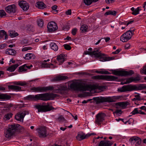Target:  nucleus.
Wrapping results in <instances>:
<instances>
[{"instance_id":"nucleus-1","label":"nucleus","mask_w":146,"mask_h":146,"mask_svg":"<svg viewBox=\"0 0 146 146\" xmlns=\"http://www.w3.org/2000/svg\"><path fill=\"white\" fill-rule=\"evenodd\" d=\"M59 97L58 95L56 94L48 93L40 94L35 95H30L24 98L26 100L36 99L41 100H49L58 99Z\"/></svg>"},{"instance_id":"nucleus-2","label":"nucleus","mask_w":146,"mask_h":146,"mask_svg":"<svg viewBox=\"0 0 146 146\" xmlns=\"http://www.w3.org/2000/svg\"><path fill=\"white\" fill-rule=\"evenodd\" d=\"M70 88L72 90L83 92L88 91L89 92H91L95 89L94 86L86 85L78 82L71 83L70 86Z\"/></svg>"},{"instance_id":"nucleus-3","label":"nucleus","mask_w":146,"mask_h":146,"mask_svg":"<svg viewBox=\"0 0 146 146\" xmlns=\"http://www.w3.org/2000/svg\"><path fill=\"white\" fill-rule=\"evenodd\" d=\"M85 54L94 55L97 57H100V60L102 62L109 61L112 60L111 57H107L105 56V54L102 53L99 51L98 49H95L92 52L86 51L84 52Z\"/></svg>"},{"instance_id":"nucleus-4","label":"nucleus","mask_w":146,"mask_h":146,"mask_svg":"<svg viewBox=\"0 0 146 146\" xmlns=\"http://www.w3.org/2000/svg\"><path fill=\"white\" fill-rule=\"evenodd\" d=\"M21 129V126L18 124L14 123L9 125V129L5 133V137L7 138H9L13 135L17 130Z\"/></svg>"},{"instance_id":"nucleus-5","label":"nucleus","mask_w":146,"mask_h":146,"mask_svg":"<svg viewBox=\"0 0 146 146\" xmlns=\"http://www.w3.org/2000/svg\"><path fill=\"white\" fill-rule=\"evenodd\" d=\"M34 107L38 110V112H45L54 109L53 107L49 105H43L38 104L35 105Z\"/></svg>"},{"instance_id":"nucleus-6","label":"nucleus","mask_w":146,"mask_h":146,"mask_svg":"<svg viewBox=\"0 0 146 146\" xmlns=\"http://www.w3.org/2000/svg\"><path fill=\"white\" fill-rule=\"evenodd\" d=\"M92 79L96 80H104L108 81H113L116 80L117 78L111 75H98L93 76Z\"/></svg>"},{"instance_id":"nucleus-7","label":"nucleus","mask_w":146,"mask_h":146,"mask_svg":"<svg viewBox=\"0 0 146 146\" xmlns=\"http://www.w3.org/2000/svg\"><path fill=\"white\" fill-rule=\"evenodd\" d=\"M54 89V87L52 86L46 87H33L31 88V90L34 92H44L47 91L52 90Z\"/></svg>"},{"instance_id":"nucleus-8","label":"nucleus","mask_w":146,"mask_h":146,"mask_svg":"<svg viewBox=\"0 0 146 146\" xmlns=\"http://www.w3.org/2000/svg\"><path fill=\"white\" fill-rule=\"evenodd\" d=\"M94 100H122V97L120 96L113 97H98L93 98Z\"/></svg>"},{"instance_id":"nucleus-9","label":"nucleus","mask_w":146,"mask_h":146,"mask_svg":"<svg viewBox=\"0 0 146 146\" xmlns=\"http://www.w3.org/2000/svg\"><path fill=\"white\" fill-rule=\"evenodd\" d=\"M141 139L136 136L130 137L129 141L131 145L134 144L135 146H139L141 144Z\"/></svg>"},{"instance_id":"nucleus-10","label":"nucleus","mask_w":146,"mask_h":146,"mask_svg":"<svg viewBox=\"0 0 146 146\" xmlns=\"http://www.w3.org/2000/svg\"><path fill=\"white\" fill-rule=\"evenodd\" d=\"M145 88H146V85L144 84H140L138 86L136 85H128V91L141 90Z\"/></svg>"},{"instance_id":"nucleus-11","label":"nucleus","mask_w":146,"mask_h":146,"mask_svg":"<svg viewBox=\"0 0 146 146\" xmlns=\"http://www.w3.org/2000/svg\"><path fill=\"white\" fill-rule=\"evenodd\" d=\"M29 112L26 111H23L17 113L15 116V119L20 121H23L25 116L28 114Z\"/></svg>"},{"instance_id":"nucleus-12","label":"nucleus","mask_w":146,"mask_h":146,"mask_svg":"<svg viewBox=\"0 0 146 146\" xmlns=\"http://www.w3.org/2000/svg\"><path fill=\"white\" fill-rule=\"evenodd\" d=\"M36 130L38 132V136L40 138H44L47 136L46 129L44 127L38 128Z\"/></svg>"},{"instance_id":"nucleus-13","label":"nucleus","mask_w":146,"mask_h":146,"mask_svg":"<svg viewBox=\"0 0 146 146\" xmlns=\"http://www.w3.org/2000/svg\"><path fill=\"white\" fill-rule=\"evenodd\" d=\"M47 27L49 32H54L58 28L56 23L53 21L49 23Z\"/></svg>"},{"instance_id":"nucleus-14","label":"nucleus","mask_w":146,"mask_h":146,"mask_svg":"<svg viewBox=\"0 0 146 146\" xmlns=\"http://www.w3.org/2000/svg\"><path fill=\"white\" fill-rule=\"evenodd\" d=\"M110 71L112 72L113 74L121 76H125L128 75V72L123 70H111Z\"/></svg>"},{"instance_id":"nucleus-15","label":"nucleus","mask_w":146,"mask_h":146,"mask_svg":"<svg viewBox=\"0 0 146 146\" xmlns=\"http://www.w3.org/2000/svg\"><path fill=\"white\" fill-rule=\"evenodd\" d=\"M105 116L106 115L104 113H98L96 115V119L95 122L99 124L100 122L104 120Z\"/></svg>"},{"instance_id":"nucleus-16","label":"nucleus","mask_w":146,"mask_h":146,"mask_svg":"<svg viewBox=\"0 0 146 146\" xmlns=\"http://www.w3.org/2000/svg\"><path fill=\"white\" fill-rule=\"evenodd\" d=\"M16 6L14 5H9L5 7V10L9 13H15L16 11Z\"/></svg>"},{"instance_id":"nucleus-17","label":"nucleus","mask_w":146,"mask_h":146,"mask_svg":"<svg viewBox=\"0 0 146 146\" xmlns=\"http://www.w3.org/2000/svg\"><path fill=\"white\" fill-rule=\"evenodd\" d=\"M19 5L23 10L26 11L29 8V5L28 3L25 1H21L19 2Z\"/></svg>"},{"instance_id":"nucleus-18","label":"nucleus","mask_w":146,"mask_h":146,"mask_svg":"<svg viewBox=\"0 0 146 146\" xmlns=\"http://www.w3.org/2000/svg\"><path fill=\"white\" fill-rule=\"evenodd\" d=\"M127 106L126 104L124 102L117 103L114 105V106L117 109L125 108Z\"/></svg>"},{"instance_id":"nucleus-19","label":"nucleus","mask_w":146,"mask_h":146,"mask_svg":"<svg viewBox=\"0 0 146 146\" xmlns=\"http://www.w3.org/2000/svg\"><path fill=\"white\" fill-rule=\"evenodd\" d=\"M113 143L108 141H102L100 142L98 146H111Z\"/></svg>"},{"instance_id":"nucleus-20","label":"nucleus","mask_w":146,"mask_h":146,"mask_svg":"<svg viewBox=\"0 0 146 146\" xmlns=\"http://www.w3.org/2000/svg\"><path fill=\"white\" fill-rule=\"evenodd\" d=\"M115 101H90V103H91V105L93 106H96L98 105L99 104L103 103L105 102H111Z\"/></svg>"},{"instance_id":"nucleus-21","label":"nucleus","mask_w":146,"mask_h":146,"mask_svg":"<svg viewBox=\"0 0 146 146\" xmlns=\"http://www.w3.org/2000/svg\"><path fill=\"white\" fill-rule=\"evenodd\" d=\"M141 80V78L138 76L135 77H131L128 78V83L133 82L137 83Z\"/></svg>"},{"instance_id":"nucleus-22","label":"nucleus","mask_w":146,"mask_h":146,"mask_svg":"<svg viewBox=\"0 0 146 146\" xmlns=\"http://www.w3.org/2000/svg\"><path fill=\"white\" fill-rule=\"evenodd\" d=\"M68 78V77L64 76H60L54 78L51 80L52 81L56 82L58 81L64 80Z\"/></svg>"},{"instance_id":"nucleus-23","label":"nucleus","mask_w":146,"mask_h":146,"mask_svg":"<svg viewBox=\"0 0 146 146\" xmlns=\"http://www.w3.org/2000/svg\"><path fill=\"white\" fill-rule=\"evenodd\" d=\"M120 40L123 42H125L128 41V31L122 35L120 37Z\"/></svg>"},{"instance_id":"nucleus-24","label":"nucleus","mask_w":146,"mask_h":146,"mask_svg":"<svg viewBox=\"0 0 146 146\" xmlns=\"http://www.w3.org/2000/svg\"><path fill=\"white\" fill-rule=\"evenodd\" d=\"M35 55L31 53H28L25 55L24 58L25 60L33 59H35Z\"/></svg>"},{"instance_id":"nucleus-25","label":"nucleus","mask_w":146,"mask_h":146,"mask_svg":"<svg viewBox=\"0 0 146 146\" xmlns=\"http://www.w3.org/2000/svg\"><path fill=\"white\" fill-rule=\"evenodd\" d=\"M64 55L61 54L57 57V59L60 63L59 64H62L64 61Z\"/></svg>"},{"instance_id":"nucleus-26","label":"nucleus","mask_w":146,"mask_h":146,"mask_svg":"<svg viewBox=\"0 0 146 146\" xmlns=\"http://www.w3.org/2000/svg\"><path fill=\"white\" fill-rule=\"evenodd\" d=\"M6 53L10 55H15L16 53V51L14 49L12 48H8L7 49L6 51Z\"/></svg>"},{"instance_id":"nucleus-27","label":"nucleus","mask_w":146,"mask_h":146,"mask_svg":"<svg viewBox=\"0 0 146 146\" xmlns=\"http://www.w3.org/2000/svg\"><path fill=\"white\" fill-rule=\"evenodd\" d=\"M5 36V39H6L8 38V35L6 32L4 30L0 31V39L2 38Z\"/></svg>"},{"instance_id":"nucleus-28","label":"nucleus","mask_w":146,"mask_h":146,"mask_svg":"<svg viewBox=\"0 0 146 146\" xmlns=\"http://www.w3.org/2000/svg\"><path fill=\"white\" fill-rule=\"evenodd\" d=\"M36 7L40 9H43L46 7V5L42 1H39L36 3Z\"/></svg>"},{"instance_id":"nucleus-29","label":"nucleus","mask_w":146,"mask_h":146,"mask_svg":"<svg viewBox=\"0 0 146 146\" xmlns=\"http://www.w3.org/2000/svg\"><path fill=\"white\" fill-rule=\"evenodd\" d=\"M18 64L13 65L9 67L7 69V70L11 72L14 71L19 66Z\"/></svg>"},{"instance_id":"nucleus-30","label":"nucleus","mask_w":146,"mask_h":146,"mask_svg":"<svg viewBox=\"0 0 146 146\" xmlns=\"http://www.w3.org/2000/svg\"><path fill=\"white\" fill-rule=\"evenodd\" d=\"M88 136L87 134L85 135V134H79L76 136V138L78 140L80 141L81 140L84 139H85L88 138Z\"/></svg>"},{"instance_id":"nucleus-31","label":"nucleus","mask_w":146,"mask_h":146,"mask_svg":"<svg viewBox=\"0 0 146 146\" xmlns=\"http://www.w3.org/2000/svg\"><path fill=\"white\" fill-rule=\"evenodd\" d=\"M11 98V96L6 94H0V99L9 100Z\"/></svg>"},{"instance_id":"nucleus-32","label":"nucleus","mask_w":146,"mask_h":146,"mask_svg":"<svg viewBox=\"0 0 146 146\" xmlns=\"http://www.w3.org/2000/svg\"><path fill=\"white\" fill-rule=\"evenodd\" d=\"M51 48L55 51L58 50V48L57 45L55 42H51L50 44Z\"/></svg>"},{"instance_id":"nucleus-33","label":"nucleus","mask_w":146,"mask_h":146,"mask_svg":"<svg viewBox=\"0 0 146 146\" xmlns=\"http://www.w3.org/2000/svg\"><path fill=\"white\" fill-rule=\"evenodd\" d=\"M9 88L10 89L13 90L18 91H21V87L15 86V85H10L8 86Z\"/></svg>"},{"instance_id":"nucleus-34","label":"nucleus","mask_w":146,"mask_h":146,"mask_svg":"<svg viewBox=\"0 0 146 146\" xmlns=\"http://www.w3.org/2000/svg\"><path fill=\"white\" fill-rule=\"evenodd\" d=\"M8 32L9 36L12 38L15 37L17 36L18 35L17 33L15 32L13 30H10Z\"/></svg>"},{"instance_id":"nucleus-35","label":"nucleus","mask_w":146,"mask_h":146,"mask_svg":"<svg viewBox=\"0 0 146 146\" xmlns=\"http://www.w3.org/2000/svg\"><path fill=\"white\" fill-rule=\"evenodd\" d=\"M27 68L30 69V67H27V66L25 65H23L19 67V72H25L27 70Z\"/></svg>"},{"instance_id":"nucleus-36","label":"nucleus","mask_w":146,"mask_h":146,"mask_svg":"<svg viewBox=\"0 0 146 146\" xmlns=\"http://www.w3.org/2000/svg\"><path fill=\"white\" fill-rule=\"evenodd\" d=\"M128 91V85L123 86L122 87L118 88L119 92H123Z\"/></svg>"},{"instance_id":"nucleus-37","label":"nucleus","mask_w":146,"mask_h":146,"mask_svg":"<svg viewBox=\"0 0 146 146\" xmlns=\"http://www.w3.org/2000/svg\"><path fill=\"white\" fill-rule=\"evenodd\" d=\"M88 29V26L86 25H82L80 28V30L82 33H84L87 31Z\"/></svg>"},{"instance_id":"nucleus-38","label":"nucleus","mask_w":146,"mask_h":146,"mask_svg":"<svg viewBox=\"0 0 146 146\" xmlns=\"http://www.w3.org/2000/svg\"><path fill=\"white\" fill-rule=\"evenodd\" d=\"M101 70H104L98 71L96 70L95 71V72L97 73L100 74H110L111 73L108 71L105 70L104 69H101Z\"/></svg>"},{"instance_id":"nucleus-39","label":"nucleus","mask_w":146,"mask_h":146,"mask_svg":"<svg viewBox=\"0 0 146 146\" xmlns=\"http://www.w3.org/2000/svg\"><path fill=\"white\" fill-rule=\"evenodd\" d=\"M134 29L131 30V29L128 30V40L130 39L133 35L134 34Z\"/></svg>"},{"instance_id":"nucleus-40","label":"nucleus","mask_w":146,"mask_h":146,"mask_svg":"<svg viewBox=\"0 0 146 146\" xmlns=\"http://www.w3.org/2000/svg\"><path fill=\"white\" fill-rule=\"evenodd\" d=\"M116 12L115 11H109L106 13L105 15H115L116 14Z\"/></svg>"},{"instance_id":"nucleus-41","label":"nucleus","mask_w":146,"mask_h":146,"mask_svg":"<svg viewBox=\"0 0 146 146\" xmlns=\"http://www.w3.org/2000/svg\"><path fill=\"white\" fill-rule=\"evenodd\" d=\"M141 10V9L139 7H138L137 8L134 10V11L131 13V14L133 15H136L139 14V12Z\"/></svg>"},{"instance_id":"nucleus-42","label":"nucleus","mask_w":146,"mask_h":146,"mask_svg":"<svg viewBox=\"0 0 146 146\" xmlns=\"http://www.w3.org/2000/svg\"><path fill=\"white\" fill-rule=\"evenodd\" d=\"M27 84V83L25 81H19L18 82H15V84L16 85H19L21 86H24L25 85H26Z\"/></svg>"},{"instance_id":"nucleus-43","label":"nucleus","mask_w":146,"mask_h":146,"mask_svg":"<svg viewBox=\"0 0 146 146\" xmlns=\"http://www.w3.org/2000/svg\"><path fill=\"white\" fill-rule=\"evenodd\" d=\"M37 23L38 26L40 27H43L44 23L43 20L42 19H39L37 21Z\"/></svg>"},{"instance_id":"nucleus-44","label":"nucleus","mask_w":146,"mask_h":146,"mask_svg":"<svg viewBox=\"0 0 146 146\" xmlns=\"http://www.w3.org/2000/svg\"><path fill=\"white\" fill-rule=\"evenodd\" d=\"M12 114L11 113L7 114L4 116V119L5 120L9 119L12 117Z\"/></svg>"},{"instance_id":"nucleus-45","label":"nucleus","mask_w":146,"mask_h":146,"mask_svg":"<svg viewBox=\"0 0 146 146\" xmlns=\"http://www.w3.org/2000/svg\"><path fill=\"white\" fill-rule=\"evenodd\" d=\"M27 30L29 32H33L34 31V28L33 26L28 25L27 26Z\"/></svg>"},{"instance_id":"nucleus-46","label":"nucleus","mask_w":146,"mask_h":146,"mask_svg":"<svg viewBox=\"0 0 146 146\" xmlns=\"http://www.w3.org/2000/svg\"><path fill=\"white\" fill-rule=\"evenodd\" d=\"M57 8V5H55L52 7V12L54 13H56L58 12V10H56Z\"/></svg>"},{"instance_id":"nucleus-47","label":"nucleus","mask_w":146,"mask_h":146,"mask_svg":"<svg viewBox=\"0 0 146 146\" xmlns=\"http://www.w3.org/2000/svg\"><path fill=\"white\" fill-rule=\"evenodd\" d=\"M84 2L85 4L86 5H90L92 2V0H84Z\"/></svg>"},{"instance_id":"nucleus-48","label":"nucleus","mask_w":146,"mask_h":146,"mask_svg":"<svg viewBox=\"0 0 146 146\" xmlns=\"http://www.w3.org/2000/svg\"><path fill=\"white\" fill-rule=\"evenodd\" d=\"M135 98L132 100H141V99L139 95L137 94L135 96Z\"/></svg>"},{"instance_id":"nucleus-49","label":"nucleus","mask_w":146,"mask_h":146,"mask_svg":"<svg viewBox=\"0 0 146 146\" xmlns=\"http://www.w3.org/2000/svg\"><path fill=\"white\" fill-rule=\"evenodd\" d=\"M63 46L64 47L65 49L67 50H69L71 48V47L68 44H64Z\"/></svg>"},{"instance_id":"nucleus-50","label":"nucleus","mask_w":146,"mask_h":146,"mask_svg":"<svg viewBox=\"0 0 146 146\" xmlns=\"http://www.w3.org/2000/svg\"><path fill=\"white\" fill-rule=\"evenodd\" d=\"M139 110L137 108H135L134 110L131 112L132 115H135L137 113H139Z\"/></svg>"},{"instance_id":"nucleus-51","label":"nucleus","mask_w":146,"mask_h":146,"mask_svg":"<svg viewBox=\"0 0 146 146\" xmlns=\"http://www.w3.org/2000/svg\"><path fill=\"white\" fill-rule=\"evenodd\" d=\"M6 15V13L5 11L3 10H0V16L3 17Z\"/></svg>"},{"instance_id":"nucleus-52","label":"nucleus","mask_w":146,"mask_h":146,"mask_svg":"<svg viewBox=\"0 0 146 146\" xmlns=\"http://www.w3.org/2000/svg\"><path fill=\"white\" fill-rule=\"evenodd\" d=\"M32 49V48L31 47H25L22 49V51H25L29 50H31Z\"/></svg>"},{"instance_id":"nucleus-53","label":"nucleus","mask_w":146,"mask_h":146,"mask_svg":"<svg viewBox=\"0 0 146 146\" xmlns=\"http://www.w3.org/2000/svg\"><path fill=\"white\" fill-rule=\"evenodd\" d=\"M42 67L44 68H48L50 66V65L46 63H42L41 64Z\"/></svg>"},{"instance_id":"nucleus-54","label":"nucleus","mask_w":146,"mask_h":146,"mask_svg":"<svg viewBox=\"0 0 146 146\" xmlns=\"http://www.w3.org/2000/svg\"><path fill=\"white\" fill-rule=\"evenodd\" d=\"M69 28L70 27L68 25H64L62 27L63 30L65 31L68 30L69 29Z\"/></svg>"},{"instance_id":"nucleus-55","label":"nucleus","mask_w":146,"mask_h":146,"mask_svg":"<svg viewBox=\"0 0 146 146\" xmlns=\"http://www.w3.org/2000/svg\"><path fill=\"white\" fill-rule=\"evenodd\" d=\"M115 113L117 114H121L122 113L121 111V110H117L113 112V113Z\"/></svg>"},{"instance_id":"nucleus-56","label":"nucleus","mask_w":146,"mask_h":146,"mask_svg":"<svg viewBox=\"0 0 146 146\" xmlns=\"http://www.w3.org/2000/svg\"><path fill=\"white\" fill-rule=\"evenodd\" d=\"M77 31V29L76 28H74L72 30V33L73 35H75L76 34Z\"/></svg>"},{"instance_id":"nucleus-57","label":"nucleus","mask_w":146,"mask_h":146,"mask_svg":"<svg viewBox=\"0 0 146 146\" xmlns=\"http://www.w3.org/2000/svg\"><path fill=\"white\" fill-rule=\"evenodd\" d=\"M98 88L101 91H103L106 89L105 86H99Z\"/></svg>"},{"instance_id":"nucleus-58","label":"nucleus","mask_w":146,"mask_h":146,"mask_svg":"<svg viewBox=\"0 0 146 146\" xmlns=\"http://www.w3.org/2000/svg\"><path fill=\"white\" fill-rule=\"evenodd\" d=\"M134 72L133 70H128V76H131L134 74Z\"/></svg>"},{"instance_id":"nucleus-59","label":"nucleus","mask_w":146,"mask_h":146,"mask_svg":"<svg viewBox=\"0 0 146 146\" xmlns=\"http://www.w3.org/2000/svg\"><path fill=\"white\" fill-rule=\"evenodd\" d=\"M65 14L67 15H70L71 14V10L69 9L67 11H66Z\"/></svg>"},{"instance_id":"nucleus-60","label":"nucleus","mask_w":146,"mask_h":146,"mask_svg":"<svg viewBox=\"0 0 146 146\" xmlns=\"http://www.w3.org/2000/svg\"><path fill=\"white\" fill-rule=\"evenodd\" d=\"M58 119L59 120V121H64L65 120L64 118V117L62 116H60L58 118Z\"/></svg>"},{"instance_id":"nucleus-61","label":"nucleus","mask_w":146,"mask_h":146,"mask_svg":"<svg viewBox=\"0 0 146 146\" xmlns=\"http://www.w3.org/2000/svg\"><path fill=\"white\" fill-rule=\"evenodd\" d=\"M115 0H106V2L107 3H110L114 2Z\"/></svg>"},{"instance_id":"nucleus-62","label":"nucleus","mask_w":146,"mask_h":146,"mask_svg":"<svg viewBox=\"0 0 146 146\" xmlns=\"http://www.w3.org/2000/svg\"><path fill=\"white\" fill-rule=\"evenodd\" d=\"M133 120L132 118H130L128 120V124H133Z\"/></svg>"},{"instance_id":"nucleus-63","label":"nucleus","mask_w":146,"mask_h":146,"mask_svg":"<svg viewBox=\"0 0 146 146\" xmlns=\"http://www.w3.org/2000/svg\"><path fill=\"white\" fill-rule=\"evenodd\" d=\"M128 83V79H126L125 80H125L122 81V82H121V84H126Z\"/></svg>"},{"instance_id":"nucleus-64","label":"nucleus","mask_w":146,"mask_h":146,"mask_svg":"<svg viewBox=\"0 0 146 146\" xmlns=\"http://www.w3.org/2000/svg\"><path fill=\"white\" fill-rule=\"evenodd\" d=\"M121 50L120 49H117L115 51L113 52L112 53L113 54H117Z\"/></svg>"}]
</instances>
